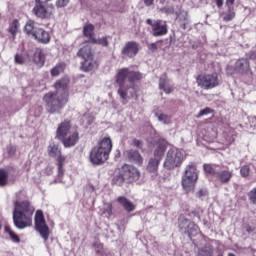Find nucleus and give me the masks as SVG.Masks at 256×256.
<instances>
[{
	"label": "nucleus",
	"instance_id": "c9c22d12",
	"mask_svg": "<svg viewBox=\"0 0 256 256\" xmlns=\"http://www.w3.org/2000/svg\"><path fill=\"white\" fill-rule=\"evenodd\" d=\"M222 135L228 145L235 142V130H224Z\"/></svg>",
	"mask_w": 256,
	"mask_h": 256
},
{
	"label": "nucleus",
	"instance_id": "680f3d73",
	"mask_svg": "<svg viewBox=\"0 0 256 256\" xmlns=\"http://www.w3.org/2000/svg\"><path fill=\"white\" fill-rule=\"evenodd\" d=\"M35 55L39 58V61H42L44 58L43 51H38L35 53Z\"/></svg>",
	"mask_w": 256,
	"mask_h": 256
},
{
	"label": "nucleus",
	"instance_id": "0e129e2a",
	"mask_svg": "<svg viewBox=\"0 0 256 256\" xmlns=\"http://www.w3.org/2000/svg\"><path fill=\"white\" fill-rule=\"evenodd\" d=\"M192 215H194V217H197L198 219H201V215H199V213L197 212H192Z\"/></svg>",
	"mask_w": 256,
	"mask_h": 256
},
{
	"label": "nucleus",
	"instance_id": "2f4dec72",
	"mask_svg": "<svg viewBox=\"0 0 256 256\" xmlns=\"http://www.w3.org/2000/svg\"><path fill=\"white\" fill-rule=\"evenodd\" d=\"M126 178L123 174V170H120L118 174L114 175L112 178V185H117V187H121L125 183Z\"/></svg>",
	"mask_w": 256,
	"mask_h": 256
},
{
	"label": "nucleus",
	"instance_id": "13d9d810",
	"mask_svg": "<svg viewBox=\"0 0 256 256\" xmlns=\"http://www.w3.org/2000/svg\"><path fill=\"white\" fill-rule=\"evenodd\" d=\"M49 1H51V0H35V4L36 5H48L47 3H49Z\"/></svg>",
	"mask_w": 256,
	"mask_h": 256
},
{
	"label": "nucleus",
	"instance_id": "bb28decb",
	"mask_svg": "<svg viewBox=\"0 0 256 256\" xmlns=\"http://www.w3.org/2000/svg\"><path fill=\"white\" fill-rule=\"evenodd\" d=\"M117 201L121 206H123L125 211H127L128 213L135 211V204H133V202H131L129 199H127V197L120 196L117 198Z\"/></svg>",
	"mask_w": 256,
	"mask_h": 256
},
{
	"label": "nucleus",
	"instance_id": "20e7f679",
	"mask_svg": "<svg viewBox=\"0 0 256 256\" xmlns=\"http://www.w3.org/2000/svg\"><path fill=\"white\" fill-rule=\"evenodd\" d=\"M199 180V171L197 169V164L190 162L184 170L182 175V187L187 192L193 191L195 189V184Z\"/></svg>",
	"mask_w": 256,
	"mask_h": 256
},
{
	"label": "nucleus",
	"instance_id": "cd10ccee",
	"mask_svg": "<svg viewBox=\"0 0 256 256\" xmlns=\"http://www.w3.org/2000/svg\"><path fill=\"white\" fill-rule=\"evenodd\" d=\"M117 201L121 206H123L125 211H127L128 213L135 211V204H133V202H131L129 199H127V197L120 196L117 198Z\"/></svg>",
	"mask_w": 256,
	"mask_h": 256
},
{
	"label": "nucleus",
	"instance_id": "c03bdc74",
	"mask_svg": "<svg viewBox=\"0 0 256 256\" xmlns=\"http://www.w3.org/2000/svg\"><path fill=\"white\" fill-rule=\"evenodd\" d=\"M242 231H243V235H251L253 231H255V227L245 223L242 225Z\"/></svg>",
	"mask_w": 256,
	"mask_h": 256
},
{
	"label": "nucleus",
	"instance_id": "9d476101",
	"mask_svg": "<svg viewBox=\"0 0 256 256\" xmlns=\"http://www.w3.org/2000/svg\"><path fill=\"white\" fill-rule=\"evenodd\" d=\"M146 24L151 27V33L153 37H165L169 33V26L165 20H153L148 18Z\"/></svg>",
	"mask_w": 256,
	"mask_h": 256
},
{
	"label": "nucleus",
	"instance_id": "1a4fd4ad",
	"mask_svg": "<svg viewBox=\"0 0 256 256\" xmlns=\"http://www.w3.org/2000/svg\"><path fill=\"white\" fill-rule=\"evenodd\" d=\"M183 163V152L178 149H170L166 154V159L163 163L165 169H175L176 167H181Z\"/></svg>",
	"mask_w": 256,
	"mask_h": 256
},
{
	"label": "nucleus",
	"instance_id": "f3484780",
	"mask_svg": "<svg viewBox=\"0 0 256 256\" xmlns=\"http://www.w3.org/2000/svg\"><path fill=\"white\" fill-rule=\"evenodd\" d=\"M234 71L240 75H249L251 73V62L249 58H240L235 62Z\"/></svg>",
	"mask_w": 256,
	"mask_h": 256
},
{
	"label": "nucleus",
	"instance_id": "4be33fe9",
	"mask_svg": "<svg viewBox=\"0 0 256 256\" xmlns=\"http://www.w3.org/2000/svg\"><path fill=\"white\" fill-rule=\"evenodd\" d=\"M92 248L96 253V256H113L111 252L103 246L99 240H96L92 244Z\"/></svg>",
	"mask_w": 256,
	"mask_h": 256
},
{
	"label": "nucleus",
	"instance_id": "338daca9",
	"mask_svg": "<svg viewBox=\"0 0 256 256\" xmlns=\"http://www.w3.org/2000/svg\"><path fill=\"white\" fill-rule=\"evenodd\" d=\"M1 229H3V225L0 224V231H1Z\"/></svg>",
	"mask_w": 256,
	"mask_h": 256
},
{
	"label": "nucleus",
	"instance_id": "393cba45",
	"mask_svg": "<svg viewBox=\"0 0 256 256\" xmlns=\"http://www.w3.org/2000/svg\"><path fill=\"white\" fill-rule=\"evenodd\" d=\"M159 89H162L166 95L173 93L174 89L169 85V80L167 79V74H164L163 77L159 79Z\"/></svg>",
	"mask_w": 256,
	"mask_h": 256
},
{
	"label": "nucleus",
	"instance_id": "2eb2a0df",
	"mask_svg": "<svg viewBox=\"0 0 256 256\" xmlns=\"http://www.w3.org/2000/svg\"><path fill=\"white\" fill-rule=\"evenodd\" d=\"M141 46L136 41H128L125 43L124 47L121 50V55L127 57L128 59H133L137 57Z\"/></svg>",
	"mask_w": 256,
	"mask_h": 256
},
{
	"label": "nucleus",
	"instance_id": "5701e85b",
	"mask_svg": "<svg viewBox=\"0 0 256 256\" xmlns=\"http://www.w3.org/2000/svg\"><path fill=\"white\" fill-rule=\"evenodd\" d=\"M96 147L110 154L111 150L113 149V142L111 141L110 137H104L98 142Z\"/></svg>",
	"mask_w": 256,
	"mask_h": 256
},
{
	"label": "nucleus",
	"instance_id": "de8ad7c7",
	"mask_svg": "<svg viewBox=\"0 0 256 256\" xmlns=\"http://www.w3.org/2000/svg\"><path fill=\"white\" fill-rule=\"evenodd\" d=\"M180 27L185 31L187 29V25H189V19L187 16H183L179 18Z\"/></svg>",
	"mask_w": 256,
	"mask_h": 256
},
{
	"label": "nucleus",
	"instance_id": "f8f14e48",
	"mask_svg": "<svg viewBox=\"0 0 256 256\" xmlns=\"http://www.w3.org/2000/svg\"><path fill=\"white\" fill-rule=\"evenodd\" d=\"M48 155L49 157H57V169H58V177H63L65 175V157L61 155V149H59V145L55 144V142L50 143L48 146Z\"/></svg>",
	"mask_w": 256,
	"mask_h": 256
},
{
	"label": "nucleus",
	"instance_id": "58836bf2",
	"mask_svg": "<svg viewBox=\"0 0 256 256\" xmlns=\"http://www.w3.org/2000/svg\"><path fill=\"white\" fill-rule=\"evenodd\" d=\"M111 37L109 36H103L102 38H94L93 41L91 43H93L94 45H101L102 47H109V39Z\"/></svg>",
	"mask_w": 256,
	"mask_h": 256
},
{
	"label": "nucleus",
	"instance_id": "e2e57ef3",
	"mask_svg": "<svg viewBox=\"0 0 256 256\" xmlns=\"http://www.w3.org/2000/svg\"><path fill=\"white\" fill-rule=\"evenodd\" d=\"M214 2L216 3L218 9H221L223 7V0H214Z\"/></svg>",
	"mask_w": 256,
	"mask_h": 256
},
{
	"label": "nucleus",
	"instance_id": "6e6552de",
	"mask_svg": "<svg viewBox=\"0 0 256 256\" xmlns=\"http://www.w3.org/2000/svg\"><path fill=\"white\" fill-rule=\"evenodd\" d=\"M178 229L182 235H187L189 239H193V237L199 235V226L185 217L178 219Z\"/></svg>",
	"mask_w": 256,
	"mask_h": 256
},
{
	"label": "nucleus",
	"instance_id": "473e14b6",
	"mask_svg": "<svg viewBox=\"0 0 256 256\" xmlns=\"http://www.w3.org/2000/svg\"><path fill=\"white\" fill-rule=\"evenodd\" d=\"M237 17V13L235 12V8H227L226 12L222 13V19L226 23L229 21H233Z\"/></svg>",
	"mask_w": 256,
	"mask_h": 256
},
{
	"label": "nucleus",
	"instance_id": "79ce46f5",
	"mask_svg": "<svg viewBox=\"0 0 256 256\" xmlns=\"http://www.w3.org/2000/svg\"><path fill=\"white\" fill-rule=\"evenodd\" d=\"M27 61V56L23 53H17L14 57V63L16 65H25V62Z\"/></svg>",
	"mask_w": 256,
	"mask_h": 256
},
{
	"label": "nucleus",
	"instance_id": "774afa93",
	"mask_svg": "<svg viewBox=\"0 0 256 256\" xmlns=\"http://www.w3.org/2000/svg\"><path fill=\"white\" fill-rule=\"evenodd\" d=\"M217 256H223V254H218Z\"/></svg>",
	"mask_w": 256,
	"mask_h": 256
},
{
	"label": "nucleus",
	"instance_id": "bf43d9fd",
	"mask_svg": "<svg viewBox=\"0 0 256 256\" xmlns=\"http://www.w3.org/2000/svg\"><path fill=\"white\" fill-rule=\"evenodd\" d=\"M105 211L108 215H111V213H113V206L111 204H107Z\"/></svg>",
	"mask_w": 256,
	"mask_h": 256
},
{
	"label": "nucleus",
	"instance_id": "09e8293b",
	"mask_svg": "<svg viewBox=\"0 0 256 256\" xmlns=\"http://www.w3.org/2000/svg\"><path fill=\"white\" fill-rule=\"evenodd\" d=\"M71 0H56L55 5L57 7V9H63L65 7H67V5H69V2Z\"/></svg>",
	"mask_w": 256,
	"mask_h": 256
},
{
	"label": "nucleus",
	"instance_id": "37998d69",
	"mask_svg": "<svg viewBox=\"0 0 256 256\" xmlns=\"http://www.w3.org/2000/svg\"><path fill=\"white\" fill-rule=\"evenodd\" d=\"M211 113H215V110L210 107H206L199 111V113L196 115V118L201 119V117H204V115H209Z\"/></svg>",
	"mask_w": 256,
	"mask_h": 256
},
{
	"label": "nucleus",
	"instance_id": "6e6d98bb",
	"mask_svg": "<svg viewBox=\"0 0 256 256\" xmlns=\"http://www.w3.org/2000/svg\"><path fill=\"white\" fill-rule=\"evenodd\" d=\"M233 5H235V0H226L225 6L227 7V9H235Z\"/></svg>",
	"mask_w": 256,
	"mask_h": 256
},
{
	"label": "nucleus",
	"instance_id": "7c9ffc66",
	"mask_svg": "<svg viewBox=\"0 0 256 256\" xmlns=\"http://www.w3.org/2000/svg\"><path fill=\"white\" fill-rule=\"evenodd\" d=\"M83 35L89 39L90 43H93V39H95V26L93 24L84 25Z\"/></svg>",
	"mask_w": 256,
	"mask_h": 256
},
{
	"label": "nucleus",
	"instance_id": "f704fd0d",
	"mask_svg": "<svg viewBox=\"0 0 256 256\" xmlns=\"http://www.w3.org/2000/svg\"><path fill=\"white\" fill-rule=\"evenodd\" d=\"M213 253V246L208 244L198 249L197 256H213Z\"/></svg>",
	"mask_w": 256,
	"mask_h": 256
},
{
	"label": "nucleus",
	"instance_id": "c756f323",
	"mask_svg": "<svg viewBox=\"0 0 256 256\" xmlns=\"http://www.w3.org/2000/svg\"><path fill=\"white\" fill-rule=\"evenodd\" d=\"M65 69H67V64L59 62L50 70V75L51 77H59L61 73H65Z\"/></svg>",
	"mask_w": 256,
	"mask_h": 256
},
{
	"label": "nucleus",
	"instance_id": "a211bd4d",
	"mask_svg": "<svg viewBox=\"0 0 256 256\" xmlns=\"http://www.w3.org/2000/svg\"><path fill=\"white\" fill-rule=\"evenodd\" d=\"M165 151H167V141L165 139H159L153 151V158L161 161L165 157Z\"/></svg>",
	"mask_w": 256,
	"mask_h": 256
},
{
	"label": "nucleus",
	"instance_id": "4d7b16f0",
	"mask_svg": "<svg viewBox=\"0 0 256 256\" xmlns=\"http://www.w3.org/2000/svg\"><path fill=\"white\" fill-rule=\"evenodd\" d=\"M7 153L8 155H15V147L11 145L7 146Z\"/></svg>",
	"mask_w": 256,
	"mask_h": 256
},
{
	"label": "nucleus",
	"instance_id": "a18cd8bd",
	"mask_svg": "<svg viewBox=\"0 0 256 256\" xmlns=\"http://www.w3.org/2000/svg\"><path fill=\"white\" fill-rule=\"evenodd\" d=\"M249 173H251V168L249 167V165H243L240 168V175H241V177L247 178Z\"/></svg>",
	"mask_w": 256,
	"mask_h": 256
},
{
	"label": "nucleus",
	"instance_id": "a878e982",
	"mask_svg": "<svg viewBox=\"0 0 256 256\" xmlns=\"http://www.w3.org/2000/svg\"><path fill=\"white\" fill-rule=\"evenodd\" d=\"M117 201L121 206H123L125 211H127L128 213L135 211V204H133V202H131L129 199H127V197L120 196L117 198Z\"/></svg>",
	"mask_w": 256,
	"mask_h": 256
},
{
	"label": "nucleus",
	"instance_id": "ddd939ff",
	"mask_svg": "<svg viewBox=\"0 0 256 256\" xmlns=\"http://www.w3.org/2000/svg\"><path fill=\"white\" fill-rule=\"evenodd\" d=\"M55 11V6L53 4H35L32 13L38 19H50L53 17V13Z\"/></svg>",
	"mask_w": 256,
	"mask_h": 256
},
{
	"label": "nucleus",
	"instance_id": "052dcab7",
	"mask_svg": "<svg viewBox=\"0 0 256 256\" xmlns=\"http://www.w3.org/2000/svg\"><path fill=\"white\" fill-rule=\"evenodd\" d=\"M153 3H155V0H144V5L146 7H151V5H153Z\"/></svg>",
	"mask_w": 256,
	"mask_h": 256
},
{
	"label": "nucleus",
	"instance_id": "603ef678",
	"mask_svg": "<svg viewBox=\"0 0 256 256\" xmlns=\"http://www.w3.org/2000/svg\"><path fill=\"white\" fill-rule=\"evenodd\" d=\"M157 43H163V40H159L158 42L148 44V49L149 51H151V53L157 52V49H158Z\"/></svg>",
	"mask_w": 256,
	"mask_h": 256
},
{
	"label": "nucleus",
	"instance_id": "7ed1b4c3",
	"mask_svg": "<svg viewBox=\"0 0 256 256\" xmlns=\"http://www.w3.org/2000/svg\"><path fill=\"white\" fill-rule=\"evenodd\" d=\"M33 213H35V207L31 205L29 200H24L22 202L16 200L14 202V210L12 213V219L16 229L23 230L27 229V227H31V223H33V220L31 219Z\"/></svg>",
	"mask_w": 256,
	"mask_h": 256
},
{
	"label": "nucleus",
	"instance_id": "aec40b11",
	"mask_svg": "<svg viewBox=\"0 0 256 256\" xmlns=\"http://www.w3.org/2000/svg\"><path fill=\"white\" fill-rule=\"evenodd\" d=\"M95 69H99V61L95 60V57L81 62L80 71L89 73L90 71H95Z\"/></svg>",
	"mask_w": 256,
	"mask_h": 256
},
{
	"label": "nucleus",
	"instance_id": "f257e3e1",
	"mask_svg": "<svg viewBox=\"0 0 256 256\" xmlns=\"http://www.w3.org/2000/svg\"><path fill=\"white\" fill-rule=\"evenodd\" d=\"M69 83L67 77L57 80L53 87L55 92H48L44 95L43 101L46 103L48 113H57L69 102Z\"/></svg>",
	"mask_w": 256,
	"mask_h": 256
},
{
	"label": "nucleus",
	"instance_id": "a19ab883",
	"mask_svg": "<svg viewBox=\"0 0 256 256\" xmlns=\"http://www.w3.org/2000/svg\"><path fill=\"white\" fill-rule=\"evenodd\" d=\"M203 170H204L206 175H212V177H216L217 173H218V171L215 170V168L211 164H204L203 165Z\"/></svg>",
	"mask_w": 256,
	"mask_h": 256
},
{
	"label": "nucleus",
	"instance_id": "8fccbe9b",
	"mask_svg": "<svg viewBox=\"0 0 256 256\" xmlns=\"http://www.w3.org/2000/svg\"><path fill=\"white\" fill-rule=\"evenodd\" d=\"M195 195L198 199H202V197H207V195H209V192L207 191V188H201L199 191L196 192Z\"/></svg>",
	"mask_w": 256,
	"mask_h": 256
},
{
	"label": "nucleus",
	"instance_id": "0eeeda50",
	"mask_svg": "<svg viewBox=\"0 0 256 256\" xmlns=\"http://www.w3.org/2000/svg\"><path fill=\"white\" fill-rule=\"evenodd\" d=\"M196 83L201 89L209 91V89H215L219 87V75L217 73L207 74L202 73L196 77Z\"/></svg>",
	"mask_w": 256,
	"mask_h": 256
},
{
	"label": "nucleus",
	"instance_id": "b1692460",
	"mask_svg": "<svg viewBox=\"0 0 256 256\" xmlns=\"http://www.w3.org/2000/svg\"><path fill=\"white\" fill-rule=\"evenodd\" d=\"M77 56L81 57L83 61H86L88 59H93L95 57V54H93V49H91V46H84L79 49L77 52Z\"/></svg>",
	"mask_w": 256,
	"mask_h": 256
},
{
	"label": "nucleus",
	"instance_id": "864d4df0",
	"mask_svg": "<svg viewBox=\"0 0 256 256\" xmlns=\"http://www.w3.org/2000/svg\"><path fill=\"white\" fill-rule=\"evenodd\" d=\"M58 129H71V121L65 120L58 126Z\"/></svg>",
	"mask_w": 256,
	"mask_h": 256
},
{
	"label": "nucleus",
	"instance_id": "c85d7f7f",
	"mask_svg": "<svg viewBox=\"0 0 256 256\" xmlns=\"http://www.w3.org/2000/svg\"><path fill=\"white\" fill-rule=\"evenodd\" d=\"M160 163H161V160L157 158H153V157L149 158L148 164L146 166V171H148V173L157 174Z\"/></svg>",
	"mask_w": 256,
	"mask_h": 256
},
{
	"label": "nucleus",
	"instance_id": "4468645a",
	"mask_svg": "<svg viewBox=\"0 0 256 256\" xmlns=\"http://www.w3.org/2000/svg\"><path fill=\"white\" fill-rule=\"evenodd\" d=\"M89 159L92 165H103V163L109 159V153L105 150H101V148H98L97 146H94L90 151Z\"/></svg>",
	"mask_w": 256,
	"mask_h": 256
},
{
	"label": "nucleus",
	"instance_id": "39448f33",
	"mask_svg": "<svg viewBox=\"0 0 256 256\" xmlns=\"http://www.w3.org/2000/svg\"><path fill=\"white\" fill-rule=\"evenodd\" d=\"M24 33L33 37L38 43L47 45L51 41V35L45 29L35 26L33 20H28L24 26Z\"/></svg>",
	"mask_w": 256,
	"mask_h": 256
},
{
	"label": "nucleus",
	"instance_id": "3c124183",
	"mask_svg": "<svg viewBox=\"0 0 256 256\" xmlns=\"http://www.w3.org/2000/svg\"><path fill=\"white\" fill-rule=\"evenodd\" d=\"M161 12L166 15H173L175 13V8H173V6L164 7L161 9Z\"/></svg>",
	"mask_w": 256,
	"mask_h": 256
},
{
	"label": "nucleus",
	"instance_id": "6ab92c4d",
	"mask_svg": "<svg viewBox=\"0 0 256 256\" xmlns=\"http://www.w3.org/2000/svg\"><path fill=\"white\" fill-rule=\"evenodd\" d=\"M124 155L126 159L130 161V163H135V165H143V157L141 156L139 151L133 149L126 150L124 152Z\"/></svg>",
	"mask_w": 256,
	"mask_h": 256
},
{
	"label": "nucleus",
	"instance_id": "412c9836",
	"mask_svg": "<svg viewBox=\"0 0 256 256\" xmlns=\"http://www.w3.org/2000/svg\"><path fill=\"white\" fill-rule=\"evenodd\" d=\"M215 179L222 183V185H227L233 179V170H221L216 173Z\"/></svg>",
	"mask_w": 256,
	"mask_h": 256
},
{
	"label": "nucleus",
	"instance_id": "5fc2aeb1",
	"mask_svg": "<svg viewBox=\"0 0 256 256\" xmlns=\"http://www.w3.org/2000/svg\"><path fill=\"white\" fill-rule=\"evenodd\" d=\"M132 145L134 147H137L138 149H143V141H141V140L133 139Z\"/></svg>",
	"mask_w": 256,
	"mask_h": 256
},
{
	"label": "nucleus",
	"instance_id": "e433bc0d",
	"mask_svg": "<svg viewBox=\"0 0 256 256\" xmlns=\"http://www.w3.org/2000/svg\"><path fill=\"white\" fill-rule=\"evenodd\" d=\"M9 183V172L0 168V187H5Z\"/></svg>",
	"mask_w": 256,
	"mask_h": 256
},
{
	"label": "nucleus",
	"instance_id": "49530a36",
	"mask_svg": "<svg viewBox=\"0 0 256 256\" xmlns=\"http://www.w3.org/2000/svg\"><path fill=\"white\" fill-rule=\"evenodd\" d=\"M248 199L253 203V205H256V187L252 188L248 192Z\"/></svg>",
	"mask_w": 256,
	"mask_h": 256
},
{
	"label": "nucleus",
	"instance_id": "9b49d317",
	"mask_svg": "<svg viewBox=\"0 0 256 256\" xmlns=\"http://www.w3.org/2000/svg\"><path fill=\"white\" fill-rule=\"evenodd\" d=\"M56 139H59L64 147H75L79 141V133L74 132L71 134L67 129H57Z\"/></svg>",
	"mask_w": 256,
	"mask_h": 256
},
{
	"label": "nucleus",
	"instance_id": "423d86ee",
	"mask_svg": "<svg viewBox=\"0 0 256 256\" xmlns=\"http://www.w3.org/2000/svg\"><path fill=\"white\" fill-rule=\"evenodd\" d=\"M35 230L39 233L40 237L44 240V243H47L49 240V235H51V230L45 221V214L43 210H37L34 218Z\"/></svg>",
	"mask_w": 256,
	"mask_h": 256
},
{
	"label": "nucleus",
	"instance_id": "69168bd1",
	"mask_svg": "<svg viewBox=\"0 0 256 256\" xmlns=\"http://www.w3.org/2000/svg\"><path fill=\"white\" fill-rule=\"evenodd\" d=\"M228 256H236V255L230 252L228 253Z\"/></svg>",
	"mask_w": 256,
	"mask_h": 256
},
{
	"label": "nucleus",
	"instance_id": "4c0bfd02",
	"mask_svg": "<svg viewBox=\"0 0 256 256\" xmlns=\"http://www.w3.org/2000/svg\"><path fill=\"white\" fill-rule=\"evenodd\" d=\"M19 20L18 19H14L12 21V23H10L9 28H8V32H10V34L12 35V37H17V31H19Z\"/></svg>",
	"mask_w": 256,
	"mask_h": 256
},
{
	"label": "nucleus",
	"instance_id": "72a5a7b5",
	"mask_svg": "<svg viewBox=\"0 0 256 256\" xmlns=\"http://www.w3.org/2000/svg\"><path fill=\"white\" fill-rule=\"evenodd\" d=\"M4 231H5V233H8V235L13 243H21V238H19V235H17V233H15L13 230H11L10 225H5Z\"/></svg>",
	"mask_w": 256,
	"mask_h": 256
},
{
	"label": "nucleus",
	"instance_id": "f03ea898",
	"mask_svg": "<svg viewBox=\"0 0 256 256\" xmlns=\"http://www.w3.org/2000/svg\"><path fill=\"white\" fill-rule=\"evenodd\" d=\"M141 79H143V74L139 71L131 70L129 68L118 70L115 76V81L119 87L118 95L123 101H127V91H129V89H133L134 94L132 93L131 97H136V99L139 91V88L135 85L125 86V81H128V83H137V81H141Z\"/></svg>",
	"mask_w": 256,
	"mask_h": 256
},
{
	"label": "nucleus",
	"instance_id": "dca6fc26",
	"mask_svg": "<svg viewBox=\"0 0 256 256\" xmlns=\"http://www.w3.org/2000/svg\"><path fill=\"white\" fill-rule=\"evenodd\" d=\"M122 173L126 179V183H133L134 181H139L141 173L137 168L132 165H124L122 167Z\"/></svg>",
	"mask_w": 256,
	"mask_h": 256
},
{
	"label": "nucleus",
	"instance_id": "ea45409f",
	"mask_svg": "<svg viewBox=\"0 0 256 256\" xmlns=\"http://www.w3.org/2000/svg\"><path fill=\"white\" fill-rule=\"evenodd\" d=\"M155 116L157 117L158 121L164 123V125H169V123H171V116L167 114L157 112Z\"/></svg>",
	"mask_w": 256,
	"mask_h": 256
}]
</instances>
